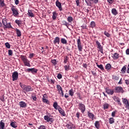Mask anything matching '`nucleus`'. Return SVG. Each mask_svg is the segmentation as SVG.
<instances>
[{
	"instance_id": "nucleus-1",
	"label": "nucleus",
	"mask_w": 129,
	"mask_h": 129,
	"mask_svg": "<svg viewBox=\"0 0 129 129\" xmlns=\"http://www.w3.org/2000/svg\"><path fill=\"white\" fill-rule=\"evenodd\" d=\"M20 86L25 92H30V91H33V88L31 86L24 85L22 84V83H20Z\"/></svg>"
},
{
	"instance_id": "nucleus-2",
	"label": "nucleus",
	"mask_w": 129,
	"mask_h": 129,
	"mask_svg": "<svg viewBox=\"0 0 129 129\" xmlns=\"http://www.w3.org/2000/svg\"><path fill=\"white\" fill-rule=\"evenodd\" d=\"M11 11L13 12V16H14V17H17V16H19V10H18L17 7L12 6L11 7Z\"/></svg>"
},
{
	"instance_id": "nucleus-3",
	"label": "nucleus",
	"mask_w": 129,
	"mask_h": 129,
	"mask_svg": "<svg viewBox=\"0 0 129 129\" xmlns=\"http://www.w3.org/2000/svg\"><path fill=\"white\" fill-rule=\"evenodd\" d=\"M20 58H21V60H22L25 66H28V67H30V62L28 61V59L26 58V57H25V56L21 55Z\"/></svg>"
},
{
	"instance_id": "nucleus-4",
	"label": "nucleus",
	"mask_w": 129,
	"mask_h": 129,
	"mask_svg": "<svg viewBox=\"0 0 129 129\" xmlns=\"http://www.w3.org/2000/svg\"><path fill=\"white\" fill-rule=\"evenodd\" d=\"M77 43L78 45V48L80 52H82V49H83V46L81 44V39H80V37L77 40Z\"/></svg>"
},
{
	"instance_id": "nucleus-5",
	"label": "nucleus",
	"mask_w": 129,
	"mask_h": 129,
	"mask_svg": "<svg viewBox=\"0 0 129 129\" xmlns=\"http://www.w3.org/2000/svg\"><path fill=\"white\" fill-rule=\"evenodd\" d=\"M87 6H89L90 7H91L92 5H93V3L94 4H97L98 3V0H85Z\"/></svg>"
},
{
	"instance_id": "nucleus-6",
	"label": "nucleus",
	"mask_w": 129,
	"mask_h": 129,
	"mask_svg": "<svg viewBox=\"0 0 129 129\" xmlns=\"http://www.w3.org/2000/svg\"><path fill=\"white\" fill-rule=\"evenodd\" d=\"M79 109L81 110L82 113H84V112H85V110L86 109L85 105L82 103H79Z\"/></svg>"
},
{
	"instance_id": "nucleus-7",
	"label": "nucleus",
	"mask_w": 129,
	"mask_h": 129,
	"mask_svg": "<svg viewBox=\"0 0 129 129\" xmlns=\"http://www.w3.org/2000/svg\"><path fill=\"white\" fill-rule=\"evenodd\" d=\"M13 81H16L18 80L19 78V73L17 72H14L12 74Z\"/></svg>"
},
{
	"instance_id": "nucleus-8",
	"label": "nucleus",
	"mask_w": 129,
	"mask_h": 129,
	"mask_svg": "<svg viewBox=\"0 0 129 129\" xmlns=\"http://www.w3.org/2000/svg\"><path fill=\"white\" fill-rule=\"evenodd\" d=\"M96 44H97V48L99 49L100 52H101L102 54H103V47L101 46L100 43L98 42V41H96Z\"/></svg>"
},
{
	"instance_id": "nucleus-9",
	"label": "nucleus",
	"mask_w": 129,
	"mask_h": 129,
	"mask_svg": "<svg viewBox=\"0 0 129 129\" xmlns=\"http://www.w3.org/2000/svg\"><path fill=\"white\" fill-rule=\"evenodd\" d=\"M25 71L26 72H31L32 74H34V73H37V72H38V70L35 68L27 69Z\"/></svg>"
},
{
	"instance_id": "nucleus-10",
	"label": "nucleus",
	"mask_w": 129,
	"mask_h": 129,
	"mask_svg": "<svg viewBox=\"0 0 129 129\" xmlns=\"http://www.w3.org/2000/svg\"><path fill=\"white\" fill-rule=\"evenodd\" d=\"M45 120H46L48 122H54V118H51V116L45 115L44 117Z\"/></svg>"
},
{
	"instance_id": "nucleus-11",
	"label": "nucleus",
	"mask_w": 129,
	"mask_h": 129,
	"mask_svg": "<svg viewBox=\"0 0 129 129\" xmlns=\"http://www.w3.org/2000/svg\"><path fill=\"white\" fill-rule=\"evenodd\" d=\"M114 92H116V93H119V92H121L122 93L123 92V89H122V87H117L115 88Z\"/></svg>"
},
{
	"instance_id": "nucleus-12",
	"label": "nucleus",
	"mask_w": 129,
	"mask_h": 129,
	"mask_svg": "<svg viewBox=\"0 0 129 129\" xmlns=\"http://www.w3.org/2000/svg\"><path fill=\"white\" fill-rule=\"evenodd\" d=\"M113 99L114 100V101H115L116 102H117L118 105H120V106H121L122 104H121V102H120V99H119V98L116 96H114L113 97Z\"/></svg>"
},
{
	"instance_id": "nucleus-13",
	"label": "nucleus",
	"mask_w": 129,
	"mask_h": 129,
	"mask_svg": "<svg viewBox=\"0 0 129 129\" xmlns=\"http://www.w3.org/2000/svg\"><path fill=\"white\" fill-rule=\"evenodd\" d=\"M106 92L107 94H109V95H112L113 93H114L113 89H106Z\"/></svg>"
},
{
	"instance_id": "nucleus-14",
	"label": "nucleus",
	"mask_w": 129,
	"mask_h": 129,
	"mask_svg": "<svg viewBox=\"0 0 129 129\" xmlns=\"http://www.w3.org/2000/svg\"><path fill=\"white\" fill-rule=\"evenodd\" d=\"M55 5L56 6V7H57V8L59 9V11H62V5H61V3H60L58 1V0H57L55 2Z\"/></svg>"
},
{
	"instance_id": "nucleus-15",
	"label": "nucleus",
	"mask_w": 129,
	"mask_h": 129,
	"mask_svg": "<svg viewBox=\"0 0 129 129\" xmlns=\"http://www.w3.org/2000/svg\"><path fill=\"white\" fill-rule=\"evenodd\" d=\"M60 44V37H56L53 40V44L56 45V44Z\"/></svg>"
},
{
	"instance_id": "nucleus-16",
	"label": "nucleus",
	"mask_w": 129,
	"mask_h": 129,
	"mask_svg": "<svg viewBox=\"0 0 129 129\" xmlns=\"http://www.w3.org/2000/svg\"><path fill=\"white\" fill-rule=\"evenodd\" d=\"M58 110L59 112V113H60V114H61V115H62V116H66V114L65 113V111H64V110H63L62 108H59L58 109Z\"/></svg>"
},
{
	"instance_id": "nucleus-17",
	"label": "nucleus",
	"mask_w": 129,
	"mask_h": 129,
	"mask_svg": "<svg viewBox=\"0 0 129 129\" xmlns=\"http://www.w3.org/2000/svg\"><path fill=\"white\" fill-rule=\"evenodd\" d=\"M19 105L20 107H22L23 108L27 107V104L24 101H20L19 102Z\"/></svg>"
},
{
	"instance_id": "nucleus-18",
	"label": "nucleus",
	"mask_w": 129,
	"mask_h": 129,
	"mask_svg": "<svg viewBox=\"0 0 129 129\" xmlns=\"http://www.w3.org/2000/svg\"><path fill=\"white\" fill-rule=\"evenodd\" d=\"M66 127L69 129H75V126L72 123L67 124Z\"/></svg>"
},
{
	"instance_id": "nucleus-19",
	"label": "nucleus",
	"mask_w": 129,
	"mask_h": 129,
	"mask_svg": "<svg viewBox=\"0 0 129 129\" xmlns=\"http://www.w3.org/2000/svg\"><path fill=\"white\" fill-rule=\"evenodd\" d=\"M126 67H127V66L126 65H125L122 68L121 70V73H122V74H125V71H126Z\"/></svg>"
},
{
	"instance_id": "nucleus-20",
	"label": "nucleus",
	"mask_w": 129,
	"mask_h": 129,
	"mask_svg": "<svg viewBox=\"0 0 129 129\" xmlns=\"http://www.w3.org/2000/svg\"><path fill=\"white\" fill-rule=\"evenodd\" d=\"M88 116H89V118H91L92 120H93L94 118V114L93 113L88 112Z\"/></svg>"
},
{
	"instance_id": "nucleus-21",
	"label": "nucleus",
	"mask_w": 129,
	"mask_h": 129,
	"mask_svg": "<svg viewBox=\"0 0 129 129\" xmlns=\"http://www.w3.org/2000/svg\"><path fill=\"white\" fill-rule=\"evenodd\" d=\"M57 16H58V14H57V12H53L52 13V20H53L54 21H55V20H56V19H57Z\"/></svg>"
},
{
	"instance_id": "nucleus-22",
	"label": "nucleus",
	"mask_w": 129,
	"mask_h": 129,
	"mask_svg": "<svg viewBox=\"0 0 129 129\" xmlns=\"http://www.w3.org/2000/svg\"><path fill=\"white\" fill-rule=\"evenodd\" d=\"M0 129H5V122H4V120H2L0 122Z\"/></svg>"
},
{
	"instance_id": "nucleus-23",
	"label": "nucleus",
	"mask_w": 129,
	"mask_h": 129,
	"mask_svg": "<svg viewBox=\"0 0 129 129\" xmlns=\"http://www.w3.org/2000/svg\"><path fill=\"white\" fill-rule=\"evenodd\" d=\"M16 31L17 37H21V36H22L21 31H20V30H19L18 28L16 29Z\"/></svg>"
},
{
	"instance_id": "nucleus-24",
	"label": "nucleus",
	"mask_w": 129,
	"mask_h": 129,
	"mask_svg": "<svg viewBox=\"0 0 129 129\" xmlns=\"http://www.w3.org/2000/svg\"><path fill=\"white\" fill-rule=\"evenodd\" d=\"M119 58V54L117 53H115L113 56V59H118Z\"/></svg>"
},
{
	"instance_id": "nucleus-25",
	"label": "nucleus",
	"mask_w": 129,
	"mask_h": 129,
	"mask_svg": "<svg viewBox=\"0 0 129 129\" xmlns=\"http://www.w3.org/2000/svg\"><path fill=\"white\" fill-rule=\"evenodd\" d=\"M60 42L62 44H64L65 45H67V40H66L65 38H61Z\"/></svg>"
},
{
	"instance_id": "nucleus-26",
	"label": "nucleus",
	"mask_w": 129,
	"mask_h": 129,
	"mask_svg": "<svg viewBox=\"0 0 129 129\" xmlns=\"http://www.w3.org/2000/svg\"><path fill=\"white\" fill-rule=\"evenodd\" d=\"M111 13L114 16H116V15H117V11H116V9H112L111 10Z\"/></svg>"
},
{
	"instance_id": "nucleus-27",
	"label": "nucleus",
	"mask_w": 129,
	"mask_h": 129,
	"mask_svg": "<svg viewBox=\"0 0 129 129\" xmlns=\"http://www.w3.org/2000/svg\"><path fill=\"white\" fill-rule=\"evenodd\" d=\"M10 125H11V126H12V127H14V128H16V127H18L17 124H16V122H12L10 124Z\"/></svg>"
},
{
	"instance_id": "nucleus-28",
	"label": "nucleus",
	"mask_w": 129,
	"mask_h": 129,
	"mask_svg": "<svg viewBox=\"0 0 129 129\" xmlns=\"http://www.w3.org/2000/svg\"><path fill=\"white\" fill-rule=\"evenodd\" d=\"M28 13L29 17H31V18L34 17V14L32 12L31 10H28Z\"/></svg>"
},
{
	"instance_id": "nucleus-29",
	"label": "nucleus",
	"mask_w": 129,
	"mask_h": 129,
	"mask_svg": "<svg viewBox=\"0 0 129 129\" xmlns=\"http://www.w3.org/2000/svg\"><path fill=\"white\" fill-rule=\"evenodd\" d=\"M100 124H99V121H96L95 123V126L96 128H99Z\"/></svg>"
},
{
	"instance_id": "nucleus-30",
	"label": "nucleus",
	"mask_w": 129,
	"mask_h": 129,
	"mask_svg": "<svg viewBox=\"0 0 129 129\" xmlns=\"http://www.w3.org/2000/svg\"><path fill=\"white\" fill-rule=\"evenodd\" d=\"M110 68H111V65H110V64L108 63L106 65L105 69H106V70H109Z\"/></svg>"
},
{
	"instance_id": "nucleus-31",
	"label": "nucleus",
	"mask_w": 129,
	"mask_h": 129,
	"mask_svg": "<svg viewBox=\"0 0 129 129\" xmlns=\"http://www.w3.org/2000/svg\"><path fill=\"white\" fill-rule=\"evenodd\" d=\"M109 122L111 124L114 122V119L113 117H111L109 119Z\"/></svg>"
},
{
	"instance_id": "nucleus-32",
	"label": "nucleus",
	"mask_w": 129,
	"mask_h": 129,
	"mask_svg": "<svg viewBox=\"0 0 129 129\" xmlns=\"http://www.w3.org/2000/svg\"><path fill=\"white\" fill-rule=\"evenodd\" d=\"M96 64H97V67H98V68L101 69L102 71H103V70H104V68H103V66H102V64L98 65L97 64V63H96Z\"/></svg>"
},
{
	"instance_id": "nucleus-33",
	"label": "nucleus",
	"mask_w": 129,
	"mask_h": 129,
	"mask_svg": "<svg viewBox=\"0 0 129 129\" xmlns=\"http://www.w3.org/2000/svg\"><path fill=\"white\" fill-rule=\"evenodd\" d=\"M69 93L70 94V95H71V96H73V95H74V92H73V89H71L69 91Z\"/></svg>"
},
{
	"instance_id": "nucleus-34",
	"label": "nucleus",
	"mask_w": 129,
	"mask_h": 129,
	"mask_svg": "<svg viewBox=\"0 0 129 129\" xmlns=\"http://www.w3.org/2000/svg\"><path fill=\"white\" fill-rule=\"evenodd\" d=\"M56 87L57 88L58 91H63V90L62 89V87H60L59 85H57Z\"/></svg>"
},
{
	"instance_id": "nucleus-35",
	"label": "nucleus",
	"mask_w": 129,
	"mask_h": 129,
	"mask_svg": "<svg viewBox=\"0 0 129 129\" xmlns=\"http://www.w3.org/2000/svg\"><path fill=\"white\" fill-rule=\"evenodd\" d=\"M68 21L69 22V23H71V22H72V21H73V18H72V17L71 16H69L68 19Z\"/></svg>"
},
{
	"instance_id": "nucleus-36",
	"label": "nucleus",
	"mask_w": 129,
	"mask_h": 129,
	"mask_svg": "<svg viewBox=\"0 0 129 129\" xmlns=\"http://www.w3.org/2000/svg\"><path fill=\"white\" fill-rule=\"evenodd\" d=\"M70 67V64H69L68 66H64V68L66 70V71H68L69 70V68Z\"/></svg>"
},
{
	"instance_id": "nucleus-37",
	"label": "nucleus",
	"mask_w": 129,
	"mask_h": 129,
	"mask_svg": "<svg viewBox=\"0 0 129 129\" xmlns=\"http://www.w3.org/2000/svg\"><path fill=\"white\" fill-rule=\"evenodd\" d=\"M6 29H10L12 28V26L11 25V23H7V25H5Z\"/></svg>"
},
{
	"instance_id": "nucleus-38",
	"label": "nucleus",
	"mask_w": 129,
	"mask_h": 129,
	"mask_svg": "<svg viewBox=\"0 0 129 129\" xmlns=\"http://www.w3.org/2000/svg\"><path fill=\"white\" fill-rule=\"evenodd\" d=\"M5 3L4 0H0V7H4Z\"/></svg>"
},
{
	"instance_id": "nucleus-39",
	"label": "nucleus",
	"mask_w": 129,
	"mask_h": 129,
	"mask_svg": "<svg viewBox=\"0 0 129 129\" xmlns=\"http://www.w3.org/2000/svg\"><path fill=\"white\" fill-rule=\"evenodd\" d=\"M68 60H69V57H68V56H66L64 57V63H66L68 62Z\"/></svg>"
},
{
	"instance_id": "nucleus-40",
	"label": "nucleus",
	"mask_w": 129,
	"mask_h": 129,
	"mask_svg": "<svg viewBox=\"0 0 129 129\" xmlns=\"http://www.w3.org/2000/svg\"><path fill=\"white\" fill-rule=\"evenodd\" d=\"M15 23H16V24L18 25V26H19V25H21V24H22V21L16 20L15 21Z\"/></svg>"
},
{
	"instance_id": "nucleus-41",
	"label": "nucleus",
	"mask_w": 129,
	"mask_h": 129,
	"mask_svg": "<svg viewBox=\"0 0 129 129\" xmlns=\"http://www.w3.org/2000/svg\"><path fill=\"white\" fill-rule=\"evenodd\" d=\"M53 106L55 109H57V107L58 106V104L57 103V102H55L53 103Z\"/></svg>"
},
{
	"instance_id": "nucleus-42",
	"label": "nucleus",
	"mask_w": 129,
	"mask_h": 129,
	"mask_svg": "<svg viewBox=\"0 0 129 129\" xmlns=\"http://www.w3.org/2000/svg\"><path fill=\"white\" fill-rule=\"evenodd\" d=\"M5 46L8 49H10L11 48V45H10V43H9V42L6 43Z\"/></svg>"
},
{
	"instance_id": "nucleus-43",
	"label": "nucleus",
	"mask_w": 129,
	"mask_h": 129,
	"mask_svg": "<svg viewBox=\"0 0 129 129\" xmlns=\"http://www.w3.org/2000/svg\"><path fill=\"white\" fill-rule=\"evenodd\" d=\"M90 25L91 28H94V27H95V22L94 21H92L91 22Z\"/></svg>"
},
{
	"instance_id": "nucleus-44",
	"label": "nucleus",
	"mask_w": 129,
	"mask_h": 129,
	"mask_svg": "<svg viewBox=\"0 0 129 129\" xmlns=\"http://www.w3.org/2000/svg\"><path fill=\"white\" fill-rule=\"evenodd\" d=\"M109 107V105L108 104H105L104 105L103 108L104 109H107V108H108Z\"/></svg>"
},
{
	"instance_id": "nucleus-45",
	"label": "nucleus",
	"mask_w": 129,
	"mask_h": 129,
	"mask_svg": "<svg viewBox=\"0 0 129 129\" xmlns=\"http://www.w3.org/2000/svg\"><path fill=\"white\" fill-rule=\"evenodd\" d=\"M2 23H3V25L5 26H5H7V24L8 23L7 22V20L6 19H3Z\"/></svg>"
},
{
	"instance_id": "nucleus-46",
	"label": "nucleus",
	"mask_w": 129,
	"mask_h": 129,
	"mask_svg": "<svg viewBox=\"0 0 129 129\" xmlns=\"http://www.w3.org/2000/svg\"><path fill=\"white\" fill-rule=\"evenodd\" d=\"M104 34L105 36H106V37H107L108 38H109L110 37V34H109V33H108V32L105 31L104 32Z\"/></svg>"
},
{
	"instance_id": "nucleus-47",
	"label": "nucleus",
	"mask_w": 129,
	"mask_h": 129,
	"mask_svg": "<svg viewBox=\"0 0 129 129\" xmlns=\"http://www.w3.org/2000/svg\"><path fill=\"white\" fill-rule=\"evenodd\" d=\"M42 101L45 103H49V101L46 98H42Z\"/></svg>"
},
{
	"instance_id": "nucleus-48",
	"label": "nucleus",
	"mask_w": 129,
	"mask_h": 129,
	"mask_svg": "<svg viewBox=\"0 0 129 129\" xmlns=\"http://www.w3.org/2000/svg\"><path fill=\"white\" fill-rule=\"evenodd\" d=\"M51 63L53 64V65H56L57 64V61L56 59L51 60Z\"/></svg>"
},
{
	"instance_id": "nucleus-49",
	"label": "nucleus",
	"mask_w": 129,
	"mask_h": 129,
	"mask_svg": "<svg viewBox=\"0 0 129 129\" xmlns=\"http://www.w3.org/2000/svg\"><path fill=\"white\" fill-rule=\"evenodd\" d=\"M8 54L10 56L13 55V50L10 49L8 50Z\"/></svg>"
},
{
	"instance_id": "nucleus-50",
	"label": "nucleus",
	"mask_w": 129,
	"mask_h": 129,
	"mask_svg": "<svg viewBox=\"0 0 129 129\" xmlns=\"http://www.w3.org/2000/svg\"><path fill=\"white\" fill-rule=\"evenodd\" d=\"M62 24L64 26H66V27H68V25H69V24H68V23H67V22H66L65 21H62Z\"/></svg>"
},
{
	"instance_id": "nucleus-51",
	"label": "nucleus",
	"mask_w": 129,
	"mask_h": 129,
	"mask_svg": "<svg viewBox=\"0 0 129 129\" xmlns=\"http://www.w3.org/2000/svg\"><path fill=\"white\" fill-rule=\"evenodd\" d=\"M118 79H119L118 77L116 76H113V80H118Z\"/></svg>"
},
{
	"instance_id": "nucleus-52",
	"label": "nucleus",
	"mask_w": 129,
	"mask_h": 129,
	"mask_svg": "<svg viewBox=\"0 0 129 129\" xmlns=\"http://www.w3.org/2000/svg\"><path fill=\"white\" fill-rule=\"evenodd\" d=\"M127 102H128V100H127V99H124L123 100V103H124V104H125L126 103H127Z\"/></svg>"
},
{
	"instance_id": "nucleus-53",
	"label": "nucleus",
	"mask_w": 129,
	"mask_h": 129,
	"mask_svg": "<svg viewBox=\"0 0 129 129\" xmlns=\"http://www.w3.org/2000/svg\"><path fill=\"white\" fill-rule=\"evenodd\" d=\"M58 79H61L62 78V75L61 74H58L57 76Z\"/></svg>"
},
{
	"instance_id": "nucleus-54",
	"label": "nucleus",
	"mask_w": 129,
	"mask_h": 129,
	"mask_svg": "<svg viewBox=\"0 0 129 129\" xmlns=\"http://www.w3.org/2000/svg\"><path fill=\"white\" fill-rule=\"evenodd\" d=\"M125 107L127 108V109H129V103L128 102H127L126 104H125Z\"/></svg>"
},
{
	"instance_id": "nucleus-55",
	"label": "nucleus",
	"mask_w": 129,
	"mask_h": 129,
	"mask_svg": "<svg viewBox=\"0 0 129 129\" xmlns=\"http://www.w3.org/2000/svg\"><path fill=\"white\" fill-rule=\"evenodd\" d=\"M80 1V0H76V1L77 7H79V6H80V3H79Z\"/></svg>"
},
{
	"instance_id": "nucleus-56",
	"label": "nucleus",
	"mask_w": 129,
	"mask_h": 129,
	"mask_svg": "<svg viewBox=\"0 0 129 129\" xmlns=\"http://www.w3.org/2000/svg\"><path fill=\"white\" fill-rule=\"evenodd\" d=\"M38 129H46V127L44 125H40Z\"/></svg>"
},
{
	"instance_id": "nucleus-57",
	"label": "nucleus",
	"mask_w": 129,
	"mask_h": 129,
	"mask_svg": "<svg viewBox=\"0 0 129 129\" xmlns=\"http://www.w3.org/2000/svg\"><path fill=\"white\" fill-rule=\"evenodd\" d=\"M32 98L33 100H34L35 101H37V97H36V96H32Z\"/></svg>"
},
{
	"instance_id": "nucleus-58",
	"label": "nucleus",
	"mask_w": 129,
	"mask_h": 129,
	"mask_svg": "<svg viewBox=\"0 0 129 129\" xmlns=\"http://www.w3.org/2000/svg\"><path fill=\"white\" fill-rule=\"evenodd\" d=\"M111 116L113 117H114V116H115V111H113L112 112Z\"/></svg>"
},
{
	"instance_id": "nucleus-59",
	"label": "nucleus",
	"mask_w": 129,
	"mask_h": 129,
	"mask_svg": "<svg viewBox=\"0 0 129 129\" xmlns=\"http://www.w3.org/2000/svg\"><path fill=\"white\" fill-rule=\"evenodd\" d=\"M19 3H20V1H19V0H15V5H19Z\"/></svg>"
},
{
	"instance_id": "nucleus-60",
	"label": "nucleus",
	"mask_w": 129,
	"mask_h": 129,
	"mask_svg": "<svg viewBox=\"0 0 129 129\" xmlns=\"http://www.w3.org/2000/svg\"><path fill=\"white\" fill-rule=\"evenodd\" d=\"M125 84H126L127 85H128V84H129V81L128 80H125Z\"/></svg>"
},
{
	"instance_id": "nucleus-61",
	"label": "nucleus",
	"mask_w": 129,
	"mask_h": 129,
	"mask_svg": "<svg viewBox=\"0 0 129 129\" xmlns=\"http://www.w3.org/2000/svg\"><path fill=\"white\" fill-rule=\"evenodd\" d=\"M107 2L110 4H112L113 3V0H107Z\"/></svg>"
},
{
	"instance_id": "nucleus-62",
	"label": "nucleus",
	"mask_w": 129,
	"mask_h": 129,
	"mask_svg": "<svg viewBox=\"0 0 129 129\" xmlns=\"http://www.w3.org/2000/svg\"><path fill=\"white\" fill-rule=\"evenodd\" d=\"M83 67L84 68H87V64L86 63H83Z\"/></svg>"
},
{
	"instance_id": "nucleus-63",
	"label": "nucleus",
	"mask_w": 129,
	"mask_h": 129,
	"mask_svg": "<svg viewBox=\"0 0 129 129\" xmlns=\"http://www.w3.org/2000/svg\"><path fill=\"white\" fill-rule=\"evenodd\" d=\"M126 54L127 55H129V48H127L126 50Z\"/></svg>"
},
{
	"instance_id": "nucleus-64",
	"label": "nucleus",
	"mask_w": 129,
	"mask_h": 129,
	"mask_svg": "<svg viewBox=\"0 0 129 129\" xmlns=\"http://www.w3.org/2000/svg\"><path fill=\"white\" fill-rule=\"evenodd\" d=\"M127 73L129 74V64H128L127 67Z\"/></svg>"
}]
</instances>
